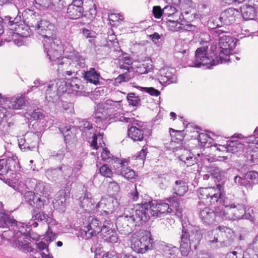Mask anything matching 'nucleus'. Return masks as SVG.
<instances>
[{
	"mask_svg": "<svg viewBox=\"0 0 258 258\" xmlns=\"http://www.w3.org/2000/svg\"><path fill=\"white\" fill-rule=\"evenodd\" d=\"M208 42L202 47L198 48L195 52V56L189 66L191 67H205L210 69L219 63H222L227 60V57L232 54L233 49L236 46V41L229 36H222L219 39V47L220 52L218 56L216 44H212L209 50Z\"/></svg>",
	"mask_w": 258,
	"mask_h": 258,
	"instance_id": "f257e3e1",
	"label": "nucleus"
},
{
	"mask_svg": "<svg viewBox=\"0 0 258 258\" xmlns=\"http://www.w3.org/2000/svg\"><path fill=\"white\" fill-rule=\"evenodd\" d=\"M36 29L38 34L44 38V52L52 65H62V54L64 51L61 42L57 36L56 27L49 21L42 20L37 24Z\"/></svg>",
	"mask_w": 258,
	"mask_h": 258,
	"instance_id": "f03ea898",
	"label": "nucleus"
},
{
	"mask_svg": "<svg viewBox=\"0 0 258 258\" xmlns=\"http://www.w3.org/2000/svg\"><path fill=\"white\" fill-rule=\"evenodd\" d=\"M148 205L145 206L135 205L134 208L126 209L123 215L117 219L116 227L118 230L124 234L130 233L132 227L139 226L147 220L146 211Z\"/></svg>",
	"mask_w": 258,
	"mask_h": 258,
	"instance_id": "7ed1b4c3",
	"label": "nucleus"
},
{
	"mask_svg": "<svg viewBox=\"0 0 258 258\" xmlns=\"http://www.w3.org/2000/svg\"><path fill=\"white\" fill-rule=\"evenodd\" d=\"M16 226L14 233L12 230H9L4 231L2 233V236L4 238L10 240L11 238H14L15 240L16 246L20 249L26 252H33V249L30 245L29 238L30 237V231L31 227H36L38 226L37 222H34L31 223L30 221L26 224L24 223L19 222L17 224L16 221Z\"/></svg>",
	"mask_w": 258,
	"mask_h": 258,
	"instance_id": "20e7f679",
	"label": "nucleus"
},
{
	"mask_svg": "<svg viewBox=\"0 0 258 258\" xmlns=\"http://www.w3.org/2000/svg\"><path fill=\"white\" fill-rule=\"evenodd\" d=\"M113 199L112 197L102 198L99 202L95 201L91 194L87 192L80 198L81 207L86 213H95L101 209V214L108 215L114 210Z\"/></svg>",
	"mask_w": 258,
	"mask_h": 258,
	"instance_id": "39448f33",
	"label": "nucleus"
},
{
	"mask_svg": "<svg viewBox=\"0 0 258 258\" xmlns=\"http://www.w3.org/2000/svg\"><path fill=\"white\" fill-rule=\"evenodd\" d=\"M181 235L180 236V250L183 256H187L190 251V245L194 244L196 247L202 238V234L200 231L196 228L189 230L182 227Z\"/></svg>",
	"mask_w": 258,
	"mask_h": 258,
	"instance_id": "423d86ee",
	"label": "nucleus"
},
{
	"mask_svg": "<svg viewBox=\"0 0 258 258\" xmlns=\"http://www.w3.org/2000/svg\"><path fill=\"white\" fill-rule=\"evenodd\" d=\"M151 233L141 230L132 235L131 238V247L138 253H144L152 246Z\"/></svg>",
	"mask_w": 258,
	"mask_h": 258,
	"instance_id": "0eeeda50",
	"label": "nucleus"
},
{
	"mask_svg": "<svg viewBox=\"0 0 258 258\" xmlns=\"http://www.w3.org/2000/svg\"><path fill=\"white\" fill-rule=\"evenodd\" d=\"M224 190L223 185L218 184L216 187L201 188L198 191V197L200 200L199 204L215 205L221 199L222 192Z\"/></svg>",
	"mask_w": 258,
	"mask_h": 258,
	"instance_id": "6e6552de",
	"label": "nucleus"
},
{
	"mask_svg": "<svg viewBox=\"0 0 258 258\" xmlns=\"http://www.w3.org/2000/svg\"><path fill=\"white\" fill-rule=\"evenodd\" d=\"M24 97L21 94H17L5 99L4 103L0 105V121L6 118L10 114L9 110H18L22 108L25 105Z\"/></svg>",
	"mask_w": 258,
	"mask_h": 258,
	"instance_id": "1a4fd4ad",
	"label": "nucleus"
},
{
	"mask_svg": "<svg viewBox=\"0 0 258 258\" xmlns=\"http://www.w3.org/2000/svg\"><path fill=\"white\" fill-rule=\"evenodd\" d=\"M115 121H119L121 122H124L126 123H132L134 125H136L132 126L128 128L127 133L128 137L131 138L134 141H142L144 138L145 128L142 127L140 125L141 122H137L133 117H128L125 116L124 114H119L117 116H115Z\"/></svg>",
	"mask_w": 258,
	"mask_h": 258,
	"instance_id": "9d476101",
	"label": "nucleus"
},
{
	"mask_svg": "<svg viewBox=\"0 0 258 258\" xmlns=\"http://www.w3.org/2000/svg\"><path fill=\"white\" fill-rule=\"evenodd\" d=\"M148 205V208L147 209V220L149 217V211H150V214L152 216H156L157 217H161L165 216L167 213H170L173 211V209L170 207L168 204L164 202H153L149 201L138 204L137 205H141L145 206V204Z\"/></svg>",
	"mask_w": 258,
	"mask_h": 258,
	"instance_id": "9b49d317",
	"label": "nucleus"
},
{
	"mask_svg": "<svg viewBox=\"0 0 258 258\" xmlns=\"http://www.w3.org/2000/svg\"><path fill=\"white\" fill-rule=\"evenodd\" d=\"M77 127L82 132V136L88 141L91 146H95V141L98 140V135H96V130L92 124L85 119H79L77 122Z\"/></svg>",
	"mask_w": 258,
	"mask_h": 258,
	"instance_id": "f8f14e48",
	"label": "nucleus"
},
{
	"mask_svg": "<svg viewBox=\"0 0 258 258\" xmlns=\"http://www.w3.org/2000/svg\"><path fill=\"white\" fill-rule=\"evenodd\" d=\"M102 227V222L98 218L89 216L84 223L83 231L88 239L100 233Z\"/></svg>",
	"mask_w": 258,
	"mask_h": 258,
	"instance_id": "ddd939ff",
	"label": "nucleus"
},
{
	"mask_svg": "<svg viewBox=\"0 0 258 258\" xmlns=\"http://www.w3.org/2000/svg\"><path fill=\"white\" fill-rule=\"evenodd\" d=\"M122 108L121 101H114L111 100H107L104 103H102L99 105L96 111L97 118L101 120L106 119L109 113H111V109H120Z\"/></svg>",
	"mask_w": 258,
	"mask_h": 258,
	"instance_id": "4468645a",
	"label": "nucleus"
},
{
	"mask_svg": "<svg viewBox=\"0 0 258 258\" xmlns=\"http://www.w3.org/2000/svg\"><path fill=\"white\" fill-rule=\"evenodd\" d=\"M158 79L162 85H167L175 83L177 80L176 71L173 68H162L158 72Z\"/></svg>",
	"mask_w": 258,
	"mask_h": 258,
	"instance_id": "2eb2a0df",
	"label": "nucleus"
},
{
	"mask_svg": "<svg viewBox=\"0 0 258 258\" xmlns=\"http://www.w3.org/2000/svg\"><path fill=\"white\" fill-rule=\"evenodd\" d=\"M85 9L83 3L80 0H73L67 8V15L71 19H77L85 14Z\"/></svg>",
	"mask_w": 258,
	"mask_h": 258,
	"instance_id": "dca6fc26",
	"label": "nucleus"
},
{
	"mask_svg": "<svg viewBox=\"0 0 258 258\" xmlns=\"http://www.w3.org/2000/svg\"><path fill=\"white\" fill-rule=\"evenodd\" d=\"M37 136L32 133L26 134L23 138L18 140L19 146L23 151L32 150L36 148L38 143Z\"/></svg>",
	"mask_w": 258,
	"mask_h": 258,
	"instance_id": "f3484780",
	"label": "nucleus"
},
{
	"mask_svg": "<svg viewBox=\"0 0 258 258\" xmlns=\"http://www.w3.org/2000/svg\"><path fill=\"white\" fill-rule=\"evenodd\" d=\"M7 154L8 158L0 159V175H5L9 171H14L17 166V157L11 152Z\"/></svg>",
	"mask_w": 258,
	"mask_h": 258,
	"instance_id": "a211bd4d",
	"label": "nucleus"
},
{
	"mask_svg": "<svg viewBox=\"0 0 258 258\" xmlns=\"http://www.w3.org/2000/svg\"><path fill=\"white\" fill-rule=\"evenodd\" d=\"M111 225L110 220L105 219L100 232L105 241L115 243L118 240V237L115 231L111 227Z\"/></svg>",
	"mask_w": 258,
	"mask_h": 258,
	"instance_id": "6ab92c4d",
	"label": "nucleus"
},
{
	"mask_svg": "<svg viewBox=\"0 0 258 258\" xmlns=\"http://www.w3.org/2000/svg\"><path fill=\"white\" fill-rule=\"evenodd\" d=\"M98 140L95 141V146H91L93 149L96 150V154L98 155L101 154L102 160L107 162H110L113 158V156L106 148H104L105 144L102 141V136L98 135Z\"/></svg>",
	"mask_w": 258,
	"mask_h": 258,
	"instance_id": "aec40b11",
	"label": "nucleus"
},
{
	"mask_svg": "<svg viewBox=\"0 0 258 258\" xmlns=\"http://www.w3.org/2000/svg\"><path fill=\"white\" fill-rule=\"evenodd\" d=\"M72 169L67 165H63L55 169H48L46 171L48 175H52L53 177H55V174H61L63 176L64 179H66L67 184H69L74 181V177H72Z\"/></svg>",
	"mask_w": 258,
	"mask_h": 258,
	"instance_id": "412c9836",
	"label": "nucleus"
},
{
	"mask_svg": "<svg viewBox=\"0 0 258 258\" xmlns=\"http://www.w3.org/2000/svg\"><path fill=\"white\" fill-rule=\"evenodd\" d=\"M67 57L72 60L71 67H75L78 70L85 67V57L75 50L71 51Z\"/></svg>",
	"mask_w": 258,
	"mask_h": 258,
	"instance_id": "4be33fe9",
	"label": "nucleus"
},
{
	"mask_svg": "<svg viewBox=\"0 0 258 258\" xmlns=\"http://www.w3.org/2000/svg\"><path fill=\"white\" fill-rule=\"evenodd\" d=\"M44 92L45 98L48 102L55 103L59 99L56 86L54 82H51L42 88Z\"/></svg>",
	"mask_w": 258,
	"mask_h": 258,
	"instance_id": "5701e85b",
	"label": "nucleus"
},
{
	"mask_svg": "<svg viewBox=\"0 0 258 258\" xmlns=\"http://www.w3.org/2000/svg\"><path fill=\"white\" fill-rule=\"evenodd\" d=\"M232 210L234 213L233 218L235 220L240 219H247L250 220L252 216L249 212V210L246 209L243 205L231 204Z\"/></svg>",
	"mask_w": 258,
	"mask_h": 258,
	"instance_id": "b1692460",
	"label": "nucleus"
},
{
	"mask_svg": "<svg viewBox=\"0 0 258 258\" xmlns=\"http://www.w3.org/2000/svg\"><path fill=\"white\" fill-rule=\"evenodd\" d=\"M69 195L70 190L68 189L59 190L56 194L54 201L53 202L54 207L63 211Z\"/></svg>",
	"mask_w": 258,
	"mask_h": 258,
	"instance_id": "393cba45",
	"label": "nucleus"
},
{
	"mask_svg": "<svg viewBox=\"0 0 258 258\" xmlns=\"http://www.w3.org/2000/svg\"><path fill=\"white\" fill-rule=\"evenodd\" d=\"M239 12L233 8H229L221 13L220 19L224 24L228 25L234 23Z\"/></svg>",
	"mask_w": 258,
	"mask_h": 258,
	"instance_id": "a878e982",
	"label": "nucleus"
},
{
	"mask_svg": "<svg viewBox=\"0 0 258 258\" xmlns=\"http://www.w3.org/2000/svg\"><path fill=\"white\" fill-rule=\"evenodd\" d=\"M62 134L66 143L74 142L76 141V129L74 126H61L59 128Z\"/></svg>",
	"mask_w": 258,
	"mask_h": 258,
	"instance_id": "bb28decb",
	"label": "nucleus"
},
{
	"mask_svg": "<svg viewBox=\"0 0 258 258\" xmlns=\"http://www.w3.org/2000/svg\"><path fill=\"white\" fill-rule=\"evenodd\" d=\"M163 17L166 20L170 19H177L183 16L182 13L171 5H167L163 8Z\"/></svg>",
	"mask_w": 258,
	"mask_h": 258,
	"instance_id": "cd10ccee",
	"label": "nucleus"
},
{
	"mask_svg": "<svg viewBox=\"0 0 258 258\" xmlns=\"http://www.w3.org/2000/svg\"><path fill=\"white\" fill-rule=\"evenodd\" d=\"M182 20H183V16L177 19H170L163 20L162 24H164L169 31L172 32L179 31L182 29Z\"/></svg>",
	"mask_w": 258,
	"mask_h": 258,
	"instance_id": "c85d7f7f",
	"label": "nucleus"
},
{
	"mask_svg": "<svg viewBox=\"0 0 258 258\" xmlns=\"http://www.w3.org/2000/svg\"><path fill=\"white\" fill-rule=\"evenodd\" d=\"M16 220L5 213L3 205L0 209V227L9 228L15 225Z\"/></svg>",
	"mask_w": 258,
	"mask_h": 258,
	"instance_id": "c756f323",
	"label": "nucleus"
},
{
	"mask_svg": "<svg viewBox=\"0 0 258 258\" xmlns=\"http://www.w3.org/2000/svg\"><path fill=\"white\" fill-rule=\"evenodd\" d=\"M199 215L202 221L206 224L212 223L215 217L214 211L208 207H205L203 209L200 208Z\"/></svg>",
	"mask_w": 258,
	"mask_h": 258,
	"instance_id": "7c9ffc66",
	"label": "nucleus"
},
{
	"mask_svg": "<svg viewBox=\"0 0 258 258\" xmlns=\"http://www.w3.org/2000/svg\"><path fill=\"white\" fill-rule=\"evenodd\" d=\"M85 80L97 85L99 84V80L101 78L100 74L94 68H90L88 71H84L83 74Z\"/></svg>",
	"mask_w": 258,
	"mask_h": 258,
	"instance_id": "2f4dec72",
	"label": "nucleus"
},
{
	"mask_svg": "<svg viewBox=\"0 0 258 258\" xmlns=\"http://www.w3.org/2000/svg\"><path fill=\"white\" fill-rule=\"evenodd\" d=\"M227 230L229 231L230 229L224 226H219L215 229L208 231L206 236V239L210 243L217 242L219 233H220L222 234L223 232H226Z\"/></svg>",
	"mask_w": 258,
	"mask_h": 258,
	"instance_id": "473e14b6",
	"label": "nucleus"
},
{
	"mask_svg": "<svg viewBox=\"0 0 258 258\" xmlns=\"http://www.w3.org/2000/svg\"><path fill=\"white\" fill-rule=\"evenodd\" d=\"M37 195H42L46 197H49L51 192V187L49 184L40 180H37L34 189Z\"/></svg>",
	"mask_w": 258,
	"mask_h": 258,
	"instance_id": "72a5a7b5",
	"label": "nucleus"
},
{
	"mask_svg": "<svg viewBox=\"0 0 258 258\" xmlns=\"http://www.w3.org/2000/svg\"><path fill=\"white\" fill-rule=\"evenodd\" d=\"M160 249L165 256L170 258H175L179 253L178 248L172 244H162Z\"/></svg>",
	"mask_w": 258,
	"mask_h": 258,
	"instance_id": "f704fd0d",
	"label": "nucleus"
},
{
	"mask_svg": "<svg viewBox=\"0 0 258 258\" xmlns=\"http://www.w3.org/2000/svg\"><path fill=\"white\" fill-rule=\"evenodd\" d=\"M173 194L179 196H183L187 191L188 186L186 183L182 180H176L175 185L173 186Z\"/></svg>",
	"mask_w": 258,
	"mask_h": 258,
	"instance_id": "c9c22d12",
	"label": "nucleus"
},
{
	"mask_svg": "<svg viewBox=\"0 0 258 258\" xmlns=\"http://www.w3.org/2000/svg\"><path fill=\"white\" fill-rule=\"evenodd\" d=\"M241 12L243 18L246 20L253 19L256 14L254 7L247 5L241 8Z\"/></svg>",
	"mask_w": 258,
	"mask_h": 258,
	"instance_id": "e433bc0d",
	"label": "nucleus"
},
{
	"mask_svg": "<svg viewBox=\"0 0 258 258\" xmlns=\"http://www.w3.org/2000/svg\"><path fill=\"white\" fill-rule=\"evenodd\" d=\"M154 180L160 188L164 189L170 181V176L166 173L159 174L154 178Z\"/></svg>",
	"mask_w": 258,
	"mask_h": 258,
	"instance_id": "4c0bfd02",
	"label": "nucleus"
},
{
	"mask_svg": "<svg viewBox=\"0 0 258 258\" xmlns=\"http://www.w3.org/2000/svg\"><path fill=\"white\" fill-rule=\"evenodd\" d=\"M176 53L179 57L181 54L184 56L187 55L189 53L188 46L184 40L178 41L175 47Z\"/></svg>",
	"mask_w": 258,
	"mask_h": 258,
	"instance_id": "58836bf2",
	"label": "nucleus"
},
{
	"mask_svg": "<svg viewBox=\"0 0 258 258\" xmlns=\"http://www.w3.org/2000/svg\"><path fill=\"white\" fill-rule=\"evenodd\" d=\"M228 146L229 152L232 153L242 152L245 148L244 144L238 140L229 141Z\"/></svg>",
	"mask_w": 258,
	"mask_h": 258,
	"instance_id": "ea45409f",
	"label": "nucleus"
},
{
	"mask_svg": "<svg viewBox=\"0 0 258 258\" xmlns=\"http://www.w3.org/2000/svg\"><path fill=\"white\" fill-rule=\"evenodd\" d=\"M198 141L203 147L208 148L213 146V139L206 133H201L199 135Z\"/></svg>",
	"mask_w": 258,
	"mask_h": 258,
	"instance_id": "a19ab883",
	"label": "nucleus"
},
{
	"mask_svg": "<svg viewBox=\"0 0 258 258\" xmlns=\"http://www.w3.org/2000/svg\"><path fill=\"white\" fill-rule=\"evenodd\" d=\"M217 213L220 216L226 219L235 220V219L233 218L234 213L231 205L225 207L223 209H221L219 212H217Z\"/></svg>",
	"mask_w": 258,
	"mask_h": 258,
	"instance_id": "79ce46f5",
	"label": "nucleus"
},
{
	"mask_svg": "<svg viewBox=\"0 0 258 258\" xmlns=\"http://www.w3.org/2000/svg\"><path fill=\"white\" fill-rule=\"evenodd\" d=\"M179 158L187 166L194 165L196 162V158L194 155L191 152L188 151H186L184 154L180 155Z\"/></svg>",
	"mask_w": 258,
	"mask_h": 258,
	"instance_id": "37998d69",
	"label": "nucleus"
},
{
	"mask_svg": "<svg viewBox=\"0 0 258 258\" xmlns=\"http://www.w3.org/2000/svg\"><path fill=\"white\" fill-rule=\"evenodd\" d=\"M65 5L63 0H53L49 11L54 13L60 12L63 9Z\"/></svg>",
	"mask_w": 258,
	"mask_h": 258,
	"instance_id": "c03bdc74",
	"label": "nucleus"
},
{
	"mask_svg": "<svg viewBox=\"0 0 258 258\" xmlns=\"http://www.w3.org/2000/svg\"><path fill=\"white\" fill-rule=\"evenodd\" d=\"M121 175L127 179H132L135 178L136 176L135 171L128 167H126L124 165L121 163Z\"/></svg>",
	"mask_w": 258,
	"mask_h": 258,
	"instance_id": "a18cd8bd",
	"label": "nucleus"
},
{
	"mask_svg": "<svg viewBox=\"0 0 258 258\" xmlns=\"http://www.w3.org/2000/svg\"><path fill=\"white\" fill-rule=\"evenodd\" d=\"M36 247L40 251L46 250V252H41L40 253L41 256L42 258H53L51 255L50 254L48 249V245L46 244L44 242L41 241L36 243Z\"/></svg>",
	"mask_w": 258,
	"mask_h": 258,
	"instance_id": "49530a36",
	"label": "nucleus"
},
{
	"mask_svg": "<svg viewBox=\"0 0 258 258\" xmlns=\"http://www.w3.org/2000/svg\"><path fill=\"white\" fill-rule=\"evenodd\" d=\"M49 198V197H46L44 196H43L42 197L36 196L35 200H34L33 203L35 205L36 208L41 209L44 206V205H47L48 203Z\"/></svg>",
	"mask_w": 258,
	"mask_h": 258,
	"instance_id": "de8ad7c7",
	"label": "nucleus"
},
{
	"mask_svg": "<svg viewBox=\"0 0 258 258\" xmlns=\"http://www.w3.org/2000/svg\"><path fill=\"white\" fill-rule=\"evenodd\" d=\"M37 180L35 178H27L25 180V182L21 181L19 183L20 188L23 189L28 190L34 189L35 185L36 183Z\"/></svg>",
	"mask_w": 258,
	"mask_h": 258,
	"instance_id": "09e8293b",
	"label": "nucleus"
},
{
	"mask_svg": "<svg viewBox=\"0 0 258 258\" xmlns=\"http://www.w3.org/2000/svg\"><path fill=\"white\" fill-rule=\"evenodd\" d=\"M48 218V216L46 214H44L43 212H38L37 211L34 210L32 213V219L30 220V222L32 223L35 222V220H37L38 221H44L46 222L47 219Z\"/></svg>",
	"mask_w": 258,
	"mask_h": 258,
	"instance_id": "8fccbe9b",
	"label": "nucleus"
},
{
	"mask_svg": "<svg viewBox=\"0 0 258 258\" xmlns=\"http://www.w3.org/2000/svg\"><path fill=\"white\" fill-rule=\"evenodd\" d=\"M96 166L99 168L100 174L103 176L109 177L112 174L110 168L106 164L101 165L100 163L97 162Z\"/></svg>",
	"mask_w": 258,
	"mask_h": 258,
	"instance_id": "3c124183",
	"label": "nucleus"
},
{
	"mask_svg": "<svg viewBox=\"0 0 258 258\" xmlns=\"http://www.w3.org/2000/svg\"><path fill=\"white\" fill-rule=\"evenodd\" d=\"M131 79V76L127 72L120 74L114 79L113 84L115 86H118L123 82H128Z\"/></svg>",
	"mask_w": 258,
	"mask_h": 258,
	"instance_id": "603ef678",
	"label": "nucleus"
},
{
	"mask_svg": "<svg viewBox=\"0 0 258 258\" xmlns=\"http://www.w3.org/2000/svg\"><path fill=\"white\" fill-rule=\"evenodd\" d=\"M126 98L128 104L133 106H137L140 104V99L134 93L128 94Z\"/></svg>",
	"mask_w": 258,
	"mask_h": 258,
	"instance_id": "864d4df0",
	"label": "nucleus"
},
{
	"mask_svg": "<svg viewBox=\"0 0 258 258\" xmlns=\"http://www.w3.org/2000/svg\"><path fill=\"white\" fill-rule=\"evenodd\" d=\"M210 172L211 175L217 179H221V177L224 176L225 174V171L224 170H221L218 167H211Z\"/></svg>",
	"mask_w": 258,
	"mask_h": 258,
	"instance_id": "5fc2aeb1",
	"label": "nucleus"
},
{
	"mask_svg": "<svg viewBox=\"0 0 258 258\" xmlns=\"http://www.w3.org/2000/svg\"><path fill=\"white\" fill-rule=\"evenodd\" d=\"M26 116L29 118L30 116V119L34 120L41 119L44 117V114L40 110H35L33 111H29L27 112Z\"/></svg>",
	"mask_w": 258,
	"mask_h": 258,
	"instance_id": "6e6d98bb",
	"label": "nucleus"
},
{
	"mask_svg": "<svg viewBox=\"0 0 258 258\" xmlns=\"http://www.w3.org/2000/svg\"><path fill=\"white\" fill-rule=\"evenodd\" d=\"M22 195H24L26 201L30 202V205H32L31 202H33L35 200V197L34 192L31 190H27V189H22L20 190Z\"/></svg>",
	"mask_w": 258,
	"mask_h": 258,
	"instance_id": "4d7b16f0",
	"label": "nucleus"
},
{
	"mask_svg": "<svg viewBox=\"0 0 258 258\" xmlns=\"http://www.w3.org/2000/svg\"><path fill=\"white\" fill-rule=\"evenodd\" d=\"M46 223L47 224L48 231H57L58 229V223L55 220L49 217L47 219Z\"/></svg>",
	"mask_w": 258,
	"mask_h": 258,
	"instance_id": "13d9d810",
	"label": "nucleus"
},
{
	"mask_svg": "<svg viewBox=\"0 0 258 258\" xmlns=\"http://www.w3.org/2000/svg\"><path fill=\"white\" fill-rule=\"evenodd\" d=\"M119 186L115 181L109 182L108 186V191L112 195L117 193L119 191Z\"/></svg>",
	"mask_w": 258,
	"mask_h": 258,
	"instance_id": "bf43d9fd",
	"label": "nucleus"
},
{
	"mask_svg": "<svg viewBox=\"0 0 258 258\" xmlns=\"http://www.w3.org/2000/svg\"><path fill=\"white\" fill-rule=\"evenodd\" d=\"M53 0H35L36 4L44 10H49Z\"/></svg>",
	"mask_w": 258,
	"mask_h": 258,
	"instance_id": "052dcab7",
	"label": "nucleus"
},
{
	"mask_svg": "<svg viewBox=\"0 0 258 258\" xmlns=\"http://www.w3.org/2000/svg\"><path fill=\"white\" fill-rule=\"evenodd\" d=\"M56 232L47 230L45 234V240L50 243L55 240L57 237V234Z\"/></svg>",
	"mask_w": 258,
	"mask_h": 258,
	"instance_id": "680f3d73",
	"label": "nucleus"
},
{
	"mask_svg": "<svg viewBox=\"0 0 258 258\" xmlns=\"http://www.w3.org/2000/svg\"><path fill=\"white\" fill-rule=\"evenodd\" d=\"M245 177L248 182V180L253 181V182H258V172L255 171H250L245 174Z\"/></svg>",
	"mask_w": 258,
	"mask_h": 258,
	"instance_id": "e2e57ef3",
	"label": "nucleus"
},
{
	"mask_svg": "<svg viewBox=\"0 0 258 258\" xmlns=\"http://www.w3.org/2000/svg\"><path fill=\"white\" fill-rule=\"evenodd\" d=\"M141 90L153 96H158L160 94V91L153 87H141Z\"/></svg>",
	"mask_w": 258,
	"mask_h": 258,
	"instance_id": "0e129e2a",
	"label": "nucleus"
},
{
	"mask_svg": "<svg viewBox=\"0 0 258 258\" xmlns=\"http://www.w3.org/2000/svg\"><path fill=\"white\" fill-rule=\"evenodd\" d=\"M185 19L183 17V20H182V29L181 31H192L196 29V26L191 24L185 23Z\"/></svg>",
	"mask_w": 258,
	"mask_h": 258,
	"instance_id": "69168bd1",
	"label": "nucleus"
},
{
	"mask_svg": "<svg viewBox=\"0 0 258 258\" xmlns=\"http://www.w3.org/2000/svg\"><path fill=\"white\" fill-rule=\"evenodd\" d=\"M162 12H163V9H162L160 6H154L153 8V14L156 19H160L161 16H163Z\"/></svg>",
	"mask_w": 258,
	"mask_h": 258,
	"instance_id": "338daca9",
	"label": "nucleus"
},
{
	"mask_svg": "<svg viewBox=\"0 0 258 258\" xmlns=\"http://www.w3.org/2000/svg\"><path fill=\"white\" fill-rule=\"evenodd\" d=\"M234 181L238 185L245 186L247 184L245 176L244 177L236 176L234 178Z\"/></svg>",
	"mask_w": 258,
	"mask_h": 258,
	"instance_id": "774afa93",
	"label": "nucleus"
}]
</instances>
